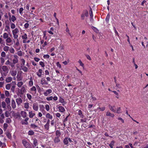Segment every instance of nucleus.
I'll return each mask as SVG.
<instances>
[{"instance_id":"21","label":"nucleus","mask_w":148,"mask_h":148,"mask_svg":"<svg viewBox=\"0 0 148 148\" xmlns=\"http://www.w3.org/2000/svg\"><path fill=\"white\" fill-rule=\"evenodd\" d=\"M108 107L109 109L113 112H116V110L114 109V108L115 107V106H112L110 105H108Z\"/></svg>"},{"instance_id":"38","label":"nucleus","mask_w":148,"mask_h":148,"mask_svg":"<svg viewBox=\"0 0 148 148\" xmlns=\"http://www.w3.org/2000/svg\"><path fill=\"white\" fill-rule=\"evenodd\" d=\"M5 101L8 104H10V98L8 97L6 98L5 99Z\"/></svg>"},{"instance_id":"39","label":"nucleus","mask_w":148,"mask_h":148,"mask_svg":"<svg viewBox=\"0 0 148 148\" xmlns=\"http://www.w3.org/2000/svg\"><path fill=\"white\" fill-rule=\"evenodd\" d=\"M117 113L119 114L121 112V110L120 107H118L117 108L116 111V112Z\"/></svg>"},{"instance_id":"25","label":"nucleus","mask_w":148,"mask_h":148,"mask_svg":"<svg viewBox=\"0 0 148 148\" xmlns=\"http://www.w3.org/2000/svg\"><path fill=\"white\" fill-rule=\"evenodd\" d=\"M12 80V78L10 77H9L6 78L5 79V82L7 83L10 82Z\"/></svg>"},{"instance_id":"33","label":"nucleus","mask_w":148,"mask_h":148,"mask_svg":"<svg viewBox=\"0 0 148 148\" xmlns=\"http://www.w3.org/2000/svg\"><path fill=\"white\" fill-rule=\"evenodd\" d=\"M9 37L8 34L7 33L5 32L3 33V37L4 39H6Z\"/></svg>"},{"instance_id":"57","label":"nucleus","mask_w":148,"mask_h":148,"mask_svg":"<svg viewBox=\"0 0 148 148\" xmlns=\"http://www.w3.org/2000/svg\"><path fill=\"white\" fill-rule=\"evenodd\" d=\"M24 10V9L23 8H20L19 10V12L20 14L22 15L23 14V12Z\"/></svg>"},{"instance_id":"32","label":"nucleus","mask_w":148,"mask_h":148,"mask_svg":"<svg viewBox=\"0 0 148 148\" xmlns=\"http://www.w3.org/2000/svg\"><path fill=\"white\" fill-rule=\"evenodd\" d=\"M115 143V141L114 140H112L111 141L109 145V146L111 148H113L114 144Z\"/></svg>"},{"instance_id":"63","label":"nucleus","mask_w":148,"mask_h":148,"mask_svg":"<svg viewBox=\"0 0 148 148\" xmlns=\"http://www.w3.org/2000/svg\"><path fill=\"white\" fill-rule=\"evenodd\" d=\"M18 62V59H14L12 60V62L16 64V63H17Z\"/></svg>"},{"instance_id":"28","label":"nucleus","mask_w":148,"mask_h":148,"mask_svg":"<svg viewBox=\"0 0 148 148\" xmlns=\"http://www.w3.org/2000/svg\"><path fill=\"white\" fill-rule=\"evenodd\" d=\"M69 143L68 138L67 137H65L63 140V143L64 145H67Z\"/></svg>"},{"instance_id":"49","label":"nucleus","mask_w":148,"mask_h":148,"mask_svg":"<svg viewBox=\"0 0 148 148\" xmlns=\"http://www.w3.org/2000/svg\"><path fill=\"white\" fill-rule=\"evenodd\" d=\"M9 51L11 53H14L15 52V50L13 48H9Z\"/></svg>"},{"instance_id":"24","label":"nucleus","mask_w":148,"mask_h":148,"mask_svg":"<svg viewBox=\"0 0 148 148\" xmlns=\"http://www.w3.org/2000/svg\"><path fill=\"white\" fill-rule=\"evenodd\" d=\"M22 38L23 40H26L27 38V35L25 33L22 36Z\"/></svg>"},{"instance_id":"26","label":"nucleus","mask_w":148,"mask_h":148,"mask_svg":"<svg viewBox=\"0 0 148 148\" xmlns=\"http://www.w3.org/2000/svg\"><path fill=\"white\" fill-rule=\"evenodd\" d=\"M22 143L25 147H27V145H28V143L27 142L26 140H22Z\"/></svg>"},{"instance_id":"14","label":"nucleus","mask_w":148,"mask_h":148,"mask_svg":"<svg viewBox=\"0 0 148 148\" xmlns=\"http://www.w3.org/2000/svg\"><path fill=\"white\" fill-rule=\"evenodd\" d=\"M16 102L18 105H20L23 102L22 99L20 98H17L16 99Z\"/></svg>"},{"instance_id":"18","label":"nucleus","mask_w":148,"mask_h":148,"mask_svg":"<svg viewBox=\"0 0 148 148\" xmlns=\"http://www.w3.org/2000/svg\"><path fill=\"white\" fill-rule=\"evenodd\" d=\"M21 114L23 118H25L26 117H27V113L26 112L24 111H21Z\"/></svg>"},{"instance_id":"30","label":"nucleus","mask_w":148,"mask_h":148,"mask_svg":"<svg viewBox=\"0 0 148 148\" xmlns=\"http://www.w3.org/2000/svg\"><path fill=\"white\" fill-rule=\"evenodd\" d=\"M33 144L34 147H36L38 145L37 140L36 138L33 139Z\"/></svg>"},{"instance_id":"50","label":"nucleus","mask_w":148,"mask_h":148,"mask_svg":"<svg viewBox=\"0 0 148 148\" xmlns=\"http://www.w3.org/2000/svg\"><path fill=\"white\" fill-rule=\"evenodd\" d=\"M59 101L60 102L62 103H64L65 102L64 99L61 97H59Z\"/></svg>"},{"instance_id":"4","label":"nucleus","mask_w":148,"mask_h":148,"mask_svg":"<svg viewBox=\"0 0 148 148\" xmlns=\"http://www.w3.org/2000/svg\"><path fill=\"white\" fill-rule=\"evenodd\" d=\"M30 90L31 92H30V93L33 95H35L36 93V89L35 86H33L31 88Z\"/></svg>"},{"instance_id":"37","label":"nucleus","mask_w":148,"mask_h":148,"mask_svg":"<svg viewBox=\"0 0 148 148\" xmlns=\"http://www.w3.org/2000/svg\"><path fill=\"white\" fill-rule=\"evenodd\" d=\"M11 74L12 76H15L17 74V72L15 71H13L11 72Z\"/></svg>"},{"instance_id":"16","label":"nucleus","mask_w":148,"mask_h":148,"mask_svg":"<svg viewBox=\"0 0 148 148\" xmlns=\"http://www.w3.org/2000/svg\"><path fill=\"white\" fill-rule=\"evenodd\" d=\"M46 118L47 119H49L50 120H52L53 118V117L52 115H51L49 113H47L45 115Z\"/></svg>"},{"instance_id":"35","label":"nucleus","mask_w":148,"mask_h":148,"mask_svg":"<svg viewBox=\"0 0 148 148\" xmlns=\"http://www.w3.org/2000/svg\"><path fill=\"white\" fill-rule=\"evenodd\" d=\"M54 141L55 143H58L60 142V139L58 137H56L54 140Z\"/></svg>"},{"instance_id":"8","label":"nucleus","mask_w":148,"mask_h":148,"mask_svg":"<svg viewBox=\"0 0 148 148\" xmlns=\"http://www.w3.org/2000/svg\"><path fill=\"white\" fill-rule=\"evenodd\" d=\"M36 115L34 112L32 110L29 111V116L30 118H32Z\"/></svg>"},{"instance_id":"54","label":"nucleus","mask_w":148,"mask_h":148,"mask_svg":"<svg viewBox=\"0 0 148 148\" xmlns=\"http://www.w3.org/2000/svg\"><path fill=\"white\" fill-rule=\"evenodd\" d=\"M34 134V132L32 130H29L28 132V134L29 135H32Z\"/></svg>"},{"instance_id":"1","label":"nucleus","mask_w":148,"mask_h":148,"mask_svg":"<svg viewBox=\"0 0 148 148\" xmlns=\"http://www.w3.org/2000/svg\"><path fill=\"white\" fill-rule=\"evenodd\" d=\"M19 30L17 28H16L12 30L13 37L14 39H17L18 38V34L19 33Z\"/></svg>"},{"instance_id":"48","label":"nucleus","mask_w":148,"mask_h":148,"mask_svg":"<svg viewBox=\"0 0 148 148\" xmlns=\"http://www.w3.org/2000/svg\"><path fill=\"white\" fill-rule=\"evenodd\" d=\"M110 19V15L109 14H108L106 16V21L107 23H109V20Z\"/></svg>"},{"instance_id":"41","label":"nucleus","mask_w":148,"mask_h":148,"mask_svg":"<svg viewBox=\"0 0 148 148\" xmlns=\"http://www.w3.org/2000/svg\"><path fill=\"white\" fill-rule=\"evenodd\" d=\"M30 80L29 82V86H32L33 85V80L32 79H30Z\"/></svg>"},{"instance_id":"15","label":"nucleus","mask_w":148,"mask_h":148,"mask_svg":"<svg viewBox=\"0 0 148 148\" xmlns=\"http://www.w3.org/2000/svg\"><path fill=\"white\" fill-rule=\"evenodd\" d=\"M26 91L25 88L24 86H23L20 90V94L21 95H23Z\"/></svg>"},{"instance_id":"36","label":"nucleus","mask_w":148,"mask_h":148,"mask_svg":"<svg viewBox=\"0 0 148 148\" xmlns=\"http://www.w3.org/2000/svg\"><path fill=\"white\" fill-rule=\"evenodd\" d=\"M16 20V18L14 15L12 16L11 18H10V20H11L13 22H14Z\"/></svg>"},{"instance_id":"6","label":"nucleus","mask_w":148,"mask_h":148,"mask_svg":"<svg viewBox=\"0 0 148 148\" xmlns=\"http://www.w3.org/2000/svg\"><path fill=\"white\" fill-rule=\"evenodd\" d=\"M36 73L38 77H42V75H43L44 73L42 69H40Z\"/></svg>"},{"instance_id":"11","label":"nucleus","mask_w":148,"mask_h":148,"mask_svg":"<svg viewBox=\"0 0 148 148\" xmlns=\"http://www.w3.org/2000/svg\"><path fill=\"white\" fill-rule=\"evenodd\" d=\"M24 107L26 109L25 111H28V109L29 108V103L27 102L24 103Z\"/></svg>"},{"instance_id":"5","label":"nucleus","mask_w":148,"mask_h":148,"mask_svg":"<svg viewBox=\"0 0 148 148\" xmlns=\"http://www.w3.org/2000/svg\"><path fill=\"white\" fill-rule=\"evenodd\" d=\"M32 108L33 110L36 111L38 110L39 109L38 105L37 103H34L33 104Z\"/></svg>"},{"instance_id":"59","label":"nucleus","mask_w":148,"mask_h":148,"mask_svg":"<svg viewBox=\"0 0 148 148\" xmlns=\"http://www.w3.org/2000/svg\"><path fill=\"white\" fill-rule=\"evenodd\" d=\"M78 63L80 65L83 67L84 68V65L83 63L81 60H79L78 62Z\"/></svg>"},{"instance_id":"51","label":"nucleus","mask_w":148,"mask_h":148,"mask_svg":"<svg viewBox=\"0 0 148 148\" xmlns=\"http://www.w3.org/2000/svg\"><path fill=\"white\" fill-rule=\"evenodd\" d=\"M10 27L12 29H14L15 27V25L13 23H10Z\"/></svg>"},{"instance_id":"52","label":"nucleus","mask_w":148,"mask_h":148,"mask_svg":"<svg viewBox=\"0 0 148 148\" xmlns=\"http://www.w3.org/2000/svg\"><path fill=\"white\" fill-rule=\"evenodd\" d=\"M0 60L1 63L3 65L5 62V60L4 58L1 57L0 58Z\"/></svg>"},{"instance_id":"10","label":"nucleus","mask_w":148,"mask_h":148,"mask_svg":"<svg viewBox=\"0 0 148 148\" xmlns=\"http://www.w3.org/2000/svg\"><path fill=\"white\" fill-rule=\"evenodd\" d=\"M52 92V90L51 89H49L46 90L44 92L43 94L45 96H47L49 95Z\"/></svg>"},{"instance_id":"9","label":"nucleus","mask_w":148,"mask_h":148,"mask_svg":"<svg viewBox=\"0 0 148 148\" xmlns=\"http://www.w3.org/2000/svg\"><path fill=\"white\" fill-rule=\"evenodd\" d=\"M40 83L42 85H46L48 84V83L47 81L44 78L41 79Z\"/></svg>"},{"instance_id":"60","label":"nucleus","mask_w":148,"mask_h":148,"mask_svg":"<svg viewBox=\"0 0 148 148\" xmlns=\"http://www.w3.org/2000/svg\"><path fill=\"white\" fill-rule=\"evenodd\" d=\"M5 115L6 117H8L10 116V113L8 111H6L5 112Z\"/></svg>"},{"instance_id":"23","label":"nucleus","mask_w":148,"mask_h":148,"mask_svg":"<svg viewBox=\"0 0 148 148\" xmlns=\"http://www.w3.org/2000/svg\"><path fill=\"white\" fill-rule=\"evenodd\" d=\"M9 47L7 45L5 46L3 48V50L4 51L7 53L9 51Z\"/></svg>"},{"instance_id":"58","label":"nucleus","mask_w":148,"mask_h":148,"mask_svg":"<svg viewBox=\"0 0 148 148\" xmlns=\"http://www.w3.org/2000/svg\"><path fill=\"white\" fill-rule=\"evenodd\" d=\"M56 134L57 137H59L60 135V132L58 130H57L56 132Z\"/></svg>"},{"instance_id":"2","label":"nucleus","mask_w":148,"mask_h":148,"mask_svg":"<svg viewBox=\"0 0 148 148\" xmlns=\"http://www.w3.org/2000/svg\"><path fill=\"white\" fill-rule=\"evenodd\" d=\"M16 42H15V40H14V45L13 46L17 50H19L20 49L21 47L19 46L20 43L18 39V38L16 39Z\"/></svg>"},{"instance_id":"27","label":"nucleus","mask_w":148,"mask_h":148,"mask_svg":"<svg viewBox=\"0 0 148 148\" xmlns=\"http://www.w3.org/2000/svg\"><path fill=\"white\" fill-rule=\"evenodd\" d=\"M106 115L107 116H110L112 117H113L114 116V115L113 114L109 112H107L106 114Z\"/></svg>"},{"instance_id":"47","label":"nucleus","mask_w":148,"mask_h":148,"mask_svg":"<svg viewBox=\"0 0 148 148\" xmlns=\"http://www.w3.org/2000/svg\"><path fill=\"white\" fill-rule=\"evenodd\" d=\"M2 107L4 108L5 109L6 108V103L5 101H3L1 103Z\"/></svg>"},{"instance_id":"61","label":"nucleus","mask_w":148,"mask_h":148,"mask_svg":"<svg viewBox=\"0 0 148 148\" xmlns=\"http://www.w3.org/2000/svg\"><path fill=\"white\" fill-rule=\"evenodd\" d=\"M106 108L105 107H102L101 108L99 107L97 108V110L99 109L101 111H103L105 110Z\"/></svg>"},{"instance_id":"20","label":"nucleus","mask_w":148,"mask_h":148,"mask_svg":"<svg viewBox=\"0 0 148 148\" xmlns=\"http://www.w3.org/2000/svg\"><path fill=\"white\" fill-rule=\"evenodd\" d=\"M11 106L12 108L13 109H14L16 108V103L14 99H12V101Z\"/></svg>"},{"instance_id":"22","label":"nucleus","mask_w":148,"mask_h":148,"mask_svg":"<svg viewBox=\"0 0 148 148\" xmlns=\"http://www.w3.org/2000/svg\"><path fill=\"white\" fill-rule=\"evenodd\" d=\"M4 118V114H2L0 115V123H3L4 121L3 119Z\"/></svg>"},{"instance_id":"34","label":"nucleus","mask_w":148,"mask_h":148,"mask_svg":"<svg viewBox=\"0 0 148 148\" xmlns=\"http://www.w3.org/2000/svg\"><path fill=\"white\" fill-rule=\"evenodd\" d=\"M21 66L25 65V60L24 59L22 58L21 59Z\"/></svg>"},{"instance_id":"64","label":"nucleus","mask_w":148,"mask_h":148,"mask_svg":"<svg viewBox=\"0 0 148 148\" xmlns=\"http://www.w3.org/2000/svg\"><path fill=\"white\" fill-rule=\"evenodd\" d=\"M45 108L47 111H49V106L48 104L46 105L45 106Z\"/></svg>"},{"instance_id":"7","label":"nucleus","mask_w":148,"mask_h":148,"mask_svg":"<svg viewBox=\"0 0 148 148\" xmlns=\"http://www.w3.org/2000/svg\"><path fill=\"white\" fill-rule=\"evenodd\" d=\"M29 119L28 117H26L25 119L21 121V124L23 125H27L28 123L27 121Z\"/></svg>"},{"instance_id":"19","label":"nucleus","mask_w":148,"mask_h":148,"mask_svg":"<svg viewBox=\"0 0 148 148\" xmlns=\"http://www.w3.org/2000/svg\"><path fill=\"white\" fill-rule=\"evenodd\" d=\"M4 30L7 32H10V28L9 24L6 25Z\"/></svg>"},{"instance_id":"45","label":"nucleus","mask_w":148,"mask_h":148,"mask_svg":"<svg viewBox=\"0 0 148 148\" xmlns=\"http://www.w3.org/2000/svg\"><path fill=\"white\" fill-rule=\"evenodd\" d=\"M49 124L46 123L44 126L45 129L48 130H49Z\"/></svg>"},{"instance_id":"43","label":"nucleus","mask_w":148,"mask_h":148,"mask_svg":"<svg viewBox=\"0 0 148 148\" xmlns=\"http://www.w3.org/2000/svg\"><path fill=\"white\" fill-rule=\"evenodd\" d=\"M23 84V83L22 82H18L17 85L18 87L21 88Z\"/></svg>"},{"instance_id":"53","label":"nucleus","mask_w":148,"mask_h":148,"mask_svg":"<svg viewBox=\"0 0 148 148\" xmlns=\"http://www.w3.org/2000/svg\"><path fill=\"white\" fill-rule=\"evenodd\" d=\"M31 127L33 129H35L38 127V126L34 124H31Z\"/></svg>"},{"instance_id":"46","label":"nucleus","mask_w":148,"mask_h":148,"mask_svg":"<svg viewBox=\"0 0 148 148\" xmlns=\"http://www.w3.org/2000/svg\"><path fill=\"white\" fill-rule=\"evenodd\" d=\"M1 57L5 58L6 56V54L4 51H2L1 53Z\"/></svg>"},{"instance_id":"31","label":"nucleus","mask_w":148,"mask_h":148,"mask_svg":"<svg viewBox=\"0 0 148 148\" xmlns=\"http://www.w3.org/2000/svg\"><path fill=\"white\" fill-rule=\"evenodd\" d=\"M54 31V28L53 27H51L49 30H48L47 31V32L50 34L53 35V31Z\"/></svg>"},{"instance_id":"55","label":"nucleus","mask_w":148,"mask_h":148,"mask_svg":"<svg viewBox=\"0 0 148 148\" xmlns=\"http://www.w3.org/2000/svg\"><path fill=\"white\" fill-rule=\"evenodd\" d=\"M17 55L20 56H22L23 55V53L21 51H18L17 52Z\"/></svg>"},{"instance_id":"62","label":"nucleus","mask_w":148,"mask_h":148,"mask_svg":"<svg viewBox=\"0 0 148 148\" xmlns=\"http://www.w3.org/2000/svg\"><path fill=\"white\" fill-rule=\"evenodd\" d=\"M46 99L48 101H51L53 99V97L52 96H51L49 97H47L46 98Z\"/></svg>"},{"instance_id":"3","label":"nucleus","mask_w":148,"mask_h":148,"mask_svg":"<svg viewBox=\"0 0 148 148\" xmlns=\"http://www.w3.org/2000/svg\"><path fill=\"white\" fill-rule=\"evenodd\" d=\"M2 69L3 71V75L5 76H6L9 71V70L7 66L5 65L3 66L2 67Z\"/></svg>"},{"instance_id":"29","label":"nucleus","mask_w":148,"mask_h":148,"mask_svg":"<svg viewBox=\"0 0 148 148\" xmlns=\"http://www.w3.org/2000/svg\"><path fill=\"white\" fill-rule=\"evenodd\" d=\"M78 114L80 118H83L84 117V116L82 114V111L81 110H79L78 111Z\"/></svg>"},{"instance_id":"12","label":"nucleus","mask_w":148,"mask_h":148,"mask_svg":"<svg viewBox=\"0 0 148 148\" xmlns=\"http://www.w3.org/2000/svg\"><path fill=\"white\" fill-rule=\"evenodd\" d=\"M5 41L6 45H7L10 46V45L9 44V43H10L12 42V40L11 38L9 37L6 39Z\"/></svg>"},{"instance_id":"42","label":"nucleus","mask_w":148,"mask_h":148,"mask_svg":"<svg viewBox=\"0 0 148 148\" xmlns=\"http://www.w3.org/2000/svg\"><path fill=\"white\" fill-rule=\"evenodd\" d=\"M11 84H7L5 86V88L7 90H9L11 86Z\"/></svg>"},{"instance_id":"13","label":"nucleus","mask_w":148,"mask_h":148,"mask_svg":"<svg viewBox=\"0 0 148 148\" xmlns=\"http://www.w3.org/2000/svg\"><path fill=\"white\" fill-rule=\"evenodd\" d=\"M21 69L22 70L25 72H27L28 70V68L25 65L21 66Z\"/></svg>"},{"instance_id":"17","label":"nucleus","mask_w":148,"mask_h":148,"mask_svg":"<svg viewBox=\"0 0 148 148\" xmlns=\"http://www.w3.org/2000/svg\"><path fill=\"white\" fill-rule=\"evenodd\" d=\"M58 108L60 112H63L65 111V109L62 106H59L58 107Z\"/></svg>"},{"instance_id":"56","label":"nucleus","mask_w":148,"mask_h":148,"mask_svg":"<svg viewBox=\"0 0 148 148\" xmlns=\"http://www.w3.org/2000/svg\"><path fill=\"white\" fill-rule=\"evenodd\" d=\"M90 15V17H91V19H92V17H93V15L92 14V11L91 8H90V10L89 11Z\"/></svg>"},{"instance_id":"40","label":"nucleus","mask_w":148,"mask_h":148,"mask_svg":"<svg viewBox=\"0 0 148 148\" xmlns=\"http://www.w3.org/2000/svg\"><path fill=\"white\" fill-rule=\"evenodd\" d=\"M8 127V125L6 123H4L3 126V130L5 131Z\"/></svg>"},{"instance_id":"44","label":"nucleus","mask_w":148,"mask_h":148,"mask_svg":"<svg viewBox=\"0 0 148 148\" xmlns=\"http://www.w3.org/2000/svg\"><path fill=\"white\" fill-rule=\"evenodd\" d=\"M27 98H28L29 100L31 101L32 98V96L29 93H27L26 95Z\"/></svg>"}]
</instances>
